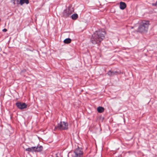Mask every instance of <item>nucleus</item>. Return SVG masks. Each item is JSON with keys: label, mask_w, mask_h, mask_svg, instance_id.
Listing matches in <instances>:
<instances>
[{"label": "nucleus", "mask_w": 157, "mask_h": 157, "mask_svg": "<svg viewBox=\"0 0 157 157\" xmlns=\"http://www.w3.org/2000/svg\"><path fill=\"white\" fill-rule=\"evenodd\" d=\"M105 34L104 31L100 30L96 31L91 38V43L94 44H99L104 38Z\"/></svg>", "instance_id": "nucleus-1"}, {"label": "nucleus", "mask_w": 157, "mask_h": 157, "mask_svg": "<svg viewBox=\"0 0 157 157\" xmlns=\"http://www.w3.org/2000/svg\"><path fill=\"white\" fill-rule=\"evenodd\" d=\"M149 25L148 21H142L138 27V31L141 33L146 32L148 31Z\"/></svg>", "instance_id": "nucleus-2"}, {"label": "nucleus", "mask_w": 157, "mask_h": 157, "mask_svg": "<svg viewBox=\"0 0 157 157\" xmlns=\"http://www.w3.org/2000/svg\"><path fill=\"white\" fill-rule=\"evenodd\" d=\"M74 12V9L71 6L65 10L62 13V15L64 17H67L71 14Z\"/></svg>", "instance_id": "nucleus-3"}, {"label": "nucleus", "mask_w": 157, "mask_h": 157, "mask_svg": "<svg viewBox=\"0 0 157 157\" xmlns=\"http://www.w3.org/2000/svg\"><path fill=\"white\" fill-rule=\"evenodd\" d=\"M56 128L60 130H67L68 128V124L64 121L60 122L58 123Z\"/></svg>", "instance_id": "nucleus-4"}, {"label": "nucleus", "mask_w": 157, "mask_h": 157, "mask_svg": "<svg viewBox=\"0 0 157 157\" xmlns=\"http://www.w3.org/2000/svg\"><path fill=\"white\" fill-rule=\"evenodd\" d=\"M83 153L82 149L78 147L76 148L72 154V157H82Z\"/></svg>", "instance_id": "nucleus-5"}, {"label": "nucleus", "mask_w": 157, "mask_h": 157, "mask_svg": "<svg viewBox=\"0 0 157 157\" xmlns=\"http://www.w3.org/2000/svg\"><path fill=\"white\" fill-rule=\"evenodd\" d=\"M16 105L19 109H22L26 107L27 105L25 103L21 102H17Z\"/></svg>", "instance_id": "nucleus-6"}, {"label": "nucleus", "mask_w": 157, "mask_h": 157, "mask_svg": "<svg viewBox=\"0 0 157 157\" xmlns=\"http://www.w3.org/2000/svg\"><path fill=\"white\" fill-rule=\"evenodd\" d=\"M120 8L121 10H123L125 9L126 7V5L124 2H120Z\"/></svg>", "instance_id": "nucleus-7"}, {"label": "nucleus", "mask_w": 157, "mask_h": 157, "mask_svg": "<svg viewBox=\"0 0 157 157\" xmlns=\"http://www.w3.org/2000/svg\"><path fill=\"white\" fill-rule=\"evenodd\" d=\"M43 147L42 146H37V147H35V152L37 151L40 152L42 151L43 150Z\"/></svg>", "instance_id": "nucleus-8"}, {"label": "nucleus", "mask_w": 157, "mask_h": 157, "mask_svg": "<svg viewBox=\"0 0 157 157\" xmlns=\"http://www.w3.org/2000/svg\"><path fill=\"white\" fill-rule=\"evenodd\" d=\"M35 147H31L27 148L25 149V150L29 152L35 151Z\"/></svg>", "instance_id": "nucleus-9"}, {"label": "nucleus", "mask_w": 157, "mask_h": 157, "mask_svg": "<svg viewBox=\"0 0 157 157\" xmlns=\"http://www.w3.org/2000/svg\"><path fill=\"white\" fill-rule=\"evenodd\" d=\"M19 3L21 5H22L25 3L28 4L29 3V2L28 0H20Z\"/></svg>", "instance_id": "nucleus-10"}, {"label": "nucleus", "mask_w": 157, "mask_h": 157, "mask_svg": "<svg viewBox=\"0 0 157 157\" xmlns=\"http://www.w3.org/2000/svg\"><path fill=\"white\" fill-rule=\"evenodd\" d=\"M116 73V71H109L107 72V74L110 76H113Z\"/></svg>", "instance_id": "nucleus-11"}, {"label": "nucleus", "mask_w": 157, "mask_h": 157, "mask_svg": "<svg viewBox=\"0 0 157 157\" xmlns=\"http://www.w3.org/2000/svg\"><path fill=\"white\" fill-rule=\"evenodd\" d=\"M104 110V108L102 107L99 106L97 108V111L98 113H102Z\"/></svg>", "instance_id": "nucleus-12"}, {"label": "nucleus", "mask_w": 157, "mask_h": 157, "mask_svg": "<svg viewBox=\"0 0 157 157\" xmlns=\"http://www.w3.org/2000/svg\"><path fill=\"white\" fill-rule=\"evenodd\" d=\"M71 40L69 38L66 39L63 41L64 42L65 44H69L71 43Z\"/></svg>", "instance_id": "nucleus-13"}, {"label": "nucleus", "mask_w": 157, "mask_h": 157, "mask_svg": "<svg viewBox=\"0 0 157 157\" xmlns=\"http://www.w3.org/2000/svg\"><path fill=\"white\" fill-rule=\"evenodd\" d=\"M78 15L77 14H74L71 15V18L72 19L75 20L77 18Z\"/></svg>", "instance_id": "nucleus-14"}, {"label": "nucleus", "mask_w": 157, "mask_h": 157, "mask_svg": "<svg viewBox=\"0 0 157 157\" xmlns=\"http://www.w3.org/2000/svg\"><path fill=\"white\" fill-rule=\"evenodd\" d=\"M20 0H11V2H13L14 5H15L16 4L18 5L19 3V1Z\"/></svg>", "instance_id": "nucleus-15"}, {"label": "nucleus", "mask_w": 157, "mask_h": 157, "mask_svg": "<svg viewBox=\"0 0 157 157\" xmlns=\"http://www.w3.org/2000/svg\"><path fill=\"white\" fill-rule=\"evenodd\" d=\"M152 4V6H155L157 5V3H153Z\"/></svg>", "instance_id": "nucleus-16"}, {"label": "nucleus", "mask_w": 157, "mask_h": 157, "mask_svg": "<svg viewBox=\"0 0 157 157\" xmlns=\"http://www.w3.org/2000/svg\"><path fill=\"white\" fill-rule=\"evenodd\" d=\"M7 31V30L6 29H3L2 30V31L3 32H6Z\"/></svg>", "instance_id": "nucleus-17"}, {"label": "nucleus", "mask_w": 157, "mask_h": 157, "mask_svg": "<svg viewBox=\"0 0 157 157\" xmlns=\"http://www.w3.org/2000/svg\"><path fill=\"white\" fill-rule=\"evenodd\" d=\"M155 3H157V1Z\"/></svg>", "instance_id": "nucleus-18"}, {"label": "nucleus", "mask_w": 157, "mask_h": 157, "mask_svg": "<svg viewBox=\"0 0 157 157\" xmlns=\"http://www.w3.org/2000/svg\"><path fill=\"white\" fill-rule=\"evenodd\" d=\"M56 157H58V156H56Z\"/></svg>", "instance_id": "nucleus-19"}]
</instances>
